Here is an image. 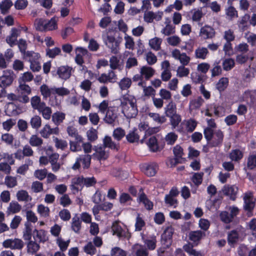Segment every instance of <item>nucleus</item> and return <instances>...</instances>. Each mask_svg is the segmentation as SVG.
<instances>
[{
    "label": "nucleus",
    "instance_id": "nucleus-1",
    "mask_svg": "<svg viewBox=\"0 0 256 256\" xmlns=\"http://www.w3.org/2000/svg\"><path fill=\"white\" fill-rule=\"evenodd\" d=\"M66 131L68 136L74 138V140H70L71 151L80 150L82 148L80 144L82 143V138L78 134V130L74 126H70L67 127Z\"/></svg>",
    "mask_w": 256,
    "mask_h": 256
},
{
    "label": "nucleus",
    "instance_id": "nucleus-2",
    "mask_svg": "<svg viewBox=\"0 0 256 256\" xmlns=\"http://www.w3.org/2000/svg\"><path fill=\"white\" fill-rule=\"evenodd\" d=\"M122 40V38H120V40H116L114 36L109 34L104 39L105 44L110 49V52L114 54H117L118 52L120 44Z\"/></svg>",
    "mask_w": 256,
    "mask_h": 256
},
{
    "label": "nucleus",
    "instance_id": "nucleus-3",
    "mask_svg": "<svg viewBox=\"0 0 256 256\" xmlns=\"http://www.w3.org/2000/svg\"><path fill=\"white\" fill-rule=\"evenodd\" d=\"M142 172L147 176H154L158 170V165L156 162H152L142 164L140 166Z\"/></svg>",
    "mask_w": 256,
    "mask_h": 256
},
{
    "label": "nucleus",
    "instance_id": "nucleus-4",
    "mask_svg": "<svg viewBox=\"0 0 256 256\" xmlns=\"http://www.w3.org/2000/svg\"><path fill=\"white\" fill-rule=\"evenodd\" d=\"M57 28V22L54 18L49 20L40 19L37 24V30L42 31L52 30Z\"/></svg>",
    "mask_w": 256,
    "mask_h": 256
},
{
    "label": "nucleus",
    "instance_id": "nucleus-5",
    "mask_svg": "<svg viewBox=\"0 0 256 256\" xmlns=\"http://www.w3.org/2000/svg\"><path fill=\"white\" fill-rule=\"evenodd\" d=\"M72 70V68L68 66H61L56 70H52V74L53 76H58L59 78L66 80L70 77Z\"/></svg>",
    "mask_w": 256,
    "mask_h": 256
},
{
    "label": "nucleus",
    "instance_id": "nucleus-6",
    "mask_svg": "<svg viewBox=\"0 0 256 256\" xmlns=\"http://www.w3.org/2000/svg\"><path fill=\"white\" fill-rule=\"evenodd\" d=\"M14 80V72L10 70H4L2 76H0V87L4 90L10 86Z\"/></svg>",
    "mask_w": 256,
    "mask_h": 256
},
{
    "label": "nucleus",
    "instance_id": "nucleus-7",
    "mask_svg": "<svg viewBox=\"0 0 256 256\" xmlns=\"http://www.w3.org/2000/svg\"><path fill=\"white\" fill-rule=\"evenodd\" d=\"M244 208L248 213H252L255 206V202L254 201L252 192H246L244 196Z\"/></svg>",
    "mask_w": 256,
    "mask_h": 256
},
{
    "label": "nucleus",
    "instance_id": "nucleus-8",
    "mask_svg": "<svg viewBox=\"0 0 256 256\" xmlns=\"http://www.w3.org/2000/svg\"><path fill=\"white\" fill-rule=\"evenodd\" d=\"M3 246L6 248L20 250L23 248L24 244L23 241L19 238L8 239L4 242Z\"/></svg>",
    "mask_w": 256,
    "mask_h": 256
},
{
    "label": "nucleus",
    "instance_id": "nucleus-9",
    "mask_svg": "<svg viewBox=\"0 0 256 256\" xmlns=\"http://www.w3.org/2000/svg\"><path fill=\"white\" fill-rule=\"evenodd\" d=\"M214 139L211 140L209 144V146L211 148L221 146L224 138L223 132L220 130H218L214 132Z\"/></svg>",
    "mask_w": 256,
    "mask_h": 256
},
{
    "label": "nucleus",
    "instance_id": "nucleus-10",
    "mask_svg": "<svg viewBox=\"0 0 256 256\" xmlns=\"http://www.w3.org/2000/svg\"><path fill=\"white\" fill-rule=\"evenodd\" d=\"M139 192L140 194L137 198L138 202L142 203L147 210H152L154 206L153 203L148 198L146 194L144 192L143 188H141Z\"/></svg>",
    "mask_w": 256,
    "mask_h": 256
},
{
    "label": "nucleus",
    "instance_id": "nucleus-11",
    "mask_svg": "<svg viewBox=\"0 0 256 256\" xmlns=\"http://www.w3.org/2000/svg\"><path fill=\"white\" fill-rule=\"evenodd\" d=\"M173 234L172 228H168L161 236L162 242L164 245L166 246L167 248H169L172 244Z\"/></svg>",
    "mask_w": 256,
    "mask_h": 256
},
{
    "label": "nucleus",
    "instance_id": "nucleus-12",
    "mask_svg": "<svg viewBox=\"0 0 256 256\" xmlns=\"http://www.w3.org/2000/svg\"><path fill=\"white\" fill-rule=\"evenodd\" d=\"M215 34L216 32L214 28L208 25H205L200 28V36L204 40H206L214 38Z\"/></svg>",
    "mask_w": 256,
    "mask_h": 256
},
{
    "label": "nucleus",
    "instance_id": "nucleus-13",
    "mask_svg": "<svg viewBox=\"0 0 256 256\" xmlns=\"http://www.w3.org/2000/svg\"><path fill=\"white\" fill-rule=\"evenodd\" d=\"M116 108L114 106H109L108 109L106 112L104 118L105 122L108 124H112L117 118Z\"/></svg>",
    "mask_w": 256,
    "mask_h": 256
},
{
    "label": "nucleus",
    "instance_id": "nucleus-14",
    "mask_svg": "<svg viewBox=\"0 0 256 256\" xmlns=\"http://www.w3.org/2000/svg\"><path fill=\"white\" fill-rule=\"evenodd\" d=\"M250 16L248 14H244L238 21L237 24L242 32L246 30L250 27Z\"/></svg>",
    "mask_w": 256,
    "mask_h": 256
},
{
    "label": "nucleus",
    "instance_id": "nucleus-15",
    "mask_svg": "<svg viewBox=\"0 0 256 256\" xmlns=\"http://www.w3.org/2000/svg\"><path fill=\"white\" fill-rule=\"evenodd\" d=\"M206 236V232L200 230L191 231L189 232V240L194 244H198Z\"/></svg>",
    "mask_w": 256,
    "mask_h": 256
},
{
    "label": "nucleus",
    "instance_id": "nucleus-16",
    "mask_svg": "<svg viewBox=\"0 0 256 256\" xmlns=\"http://www.w3.org/2000/svg\"><path fill=\"white\" fill-rule=\"evenodd\" d=\"M32 236L34 240L38 243H44L48 240V238L46 236V232L44 230H38L34 229L32 232Z\"/></svg>",
    "mask_w": 256,
    "mask_h": 256
},
{
    "label": "nucleus",
    "instance_id": "nucleus-17",
    "mask_svg": "<svg viewBox=\"0 0 256 256\" xmlns=\"http://www.w3.org/2000/svg\"><path fill=\"white\" fill-rule=\"evenodd\" d=\"M238 188L234 186L226 185L222 188L224 194L230 196V198L234 200L236 198Z\"/></svg>",
    "mask_w": 256,
    "mask_h": 256
},
{
    "label": "nucleus",
    "instance_id": "nucleus-18",
    "mask_svg": "<svg viewBox=\"0 0 256 256\" xmlns=\"http://www.w3.org/2000/svg\"><path fill=\"white\" fill-rule=\"evenodd\" d=\"M143 242L146 246V249L150 250H153L156 246L157 240L155 236H151L147 238H142Z\"/></svg>",
    "mask_w": 256,
    "mask_h": 256
},
{
    "label": "nucleus",
    "instance_id": "nucleus-19",
    "mask_svg": "<svg viewBox=\"0 0 256 256\" xmlns=\"http://www.w3.org/2000/svg\"><path fill=\"white\" fill-rule=\"evenodd\" d=\"M128 104L130 108L128 112H126V116L130 118H134L138 114V109L136 104V100L128 98Z\"/></svg>",
    "mask_w": 256,
    "mask_h": 256
},
{
    "label": "nucleus",
    "instance_id": "nucleus-20",
    "mask_svg": "<svg viewBox=\"0 0 256 256\" xmlns=\"http://www.w3.org/2000/svg\"><path fill=\"white\" fill-rule=\"evenodd\" d=\"M244 157V152L238 148L232 150L229 154L232 161L240 162Z\"/></svg>",
    "mask_w": 256,
    "mask_h": 256
},
{
    "label": "nucleus",
    "instance_id": "nucleus-21",
    "mask_svg": "<svg viewBox=\"0 0 256 256\" xmlns=\"http://www.w3.org/2000/svg\"><path fill=\"white\" fill-rule=\"evenodd\" d=\"M22 55L24 59L30 62V64L38 61L40 57L38 53L34 52L33 51H26V52Z\"/></svg>",
    "mask_w": 256,
    "mask_h": 256
},
{
    "label": "nucleus",
    "instance_id": "nucleus-22",
    "mask_svg": "<svg viewBox=\"0 0 256 256\" xmlns=\"http://www.w3.org/2000/svg\"><path fill=\"white\" fill-rule=\"evenodd\" d=\"M154 72L155 70L153 68L147 66H142L140 71L142 77H144L146 80H149L154 75Z\"/></svg>",
    "mask_w": 256,
    "mask_h": 256
},
{
    "label": "nucleus",
    "instance_id": "nucleus-23",
    "mask_svg": "<svg viewBox=\"0 0 256 256\" xmlns=\"http://www.w3.org/2000/svg\"><path fill=\"white\" fill-rule=\"evenodd\" d=\"M112 230L113 232V234L116 235L118 238H120L126 237L125 231L122 229L118 222H115L112 224Z\"/></svg>",
    "mask_w": 256,
    "mask_h": 256
},
{
    "label": "nucleus",
    "instance_id": "nucleus-24",
    "mask_svg": "<svg viewBox=\"0 0 256 256\" xmlns=\"http://www.w3.org/2000/svg\"><path fill=\"white\" fill-rule=\"evenodd\" d=\"M164 109V114L167 117L177 114L176 104L175 102L172 101L169 102Z\"/></svg>",
    "mask_w": 256,
    "mask_h": 256
},
{
    "label": "nucleus",
    "instance_id": "nucleus-25",
    "mask_svg": "<svg viewBox=\"0 0 256 256\" xmlns=\"http://www.w3.org/2000/svg\"><path fill=\"white\" fill-rule=\"evenodd\" d=\"M84 176H80L72 178V190L78 192L79 189L77 186H80L82 187L80 190H82V188L84 187Z\"/></svg>",
    "mask_w": 256,
    "mask_h": 256
},
{
    "label": "nucleus",
    "instance_id": "nucleus-26",
    "mask_svg": "<svg viewBox=\"0 0 256 256\" xmlns=\"http://www.w3.org/2000/svg\"><path fill=\"white\" fill-rule=\"evenodd\" d=\"M239 238V234L236 230H230L228 234V241L229 244H233L237 242Z\"/></svg>",
    "mask_w": 256,
    "mask_h": 256
},
{
    "label": "nucleus",
    "instance_id": "nucleus-27",
    "mask_svg": "<svg viewBox=\"0 0 256 256\" xmlns=\"http://www.w3.org/2000/svg\"><path fill=\"white\" fill-rule=\"evenodd\" d=\"M32 224L28 222L25 224V228L23 231V238L25 240H30L32 236Z\"/></svg>",
    "mask_w": 256,
    "mask_h": 256
},
{
    "label": "nucleus",
    "instance_id": "nucleus-28",
    "mask_svg": "<svg viewBox=\"0 0 256 256\" xmlns=\"http://www.w3.org/2000/svg\"><path fill=\"white\" fill-rule=\"evenodd\" d=\"M22 206L16 201H12L8 208L7 212L9 214H16L20 211Z\"/></svg>",
    "mask_w": 256,
    "mask_h": 256
},
{
    "label": "nucleus",
    "instance_id": "nucleus-29",
    "mask_svg": "<svg viewBox=\"0 0 256 256\" xmlns=\"http://www.w3.org/2000/svg\"><path fill=\"white\" fill-rule=\"evenodd\" d=\"M147 144L150 151L152 152H156L160 150L158 144V140L154 136H152L148 139Z\"/></svg>",
    "mask_w": 256,
    "mask_h": 256
},
{
    "label": "nucleus",
    "instance_id": "nucleus-30",
    "mask_svg": "<svg viewBox=\"0 0 256 256\" xmlns=\"http://www.w3.org/2000/svg\"><path fill=\"white\" fill-rule=\"evenodd\" d=\"M27 244L28 252L32 254L36 253L40 249V246L38 242L34 240H28Z\"/></svg>",
    "mask_w": 256,
    "mask_h": 256
},
{
    "label": "nucleus",
    "instance_id": "nucleus-31",
    "mask_svg": "<svg viewBox=\"0 0 256 256\" xmlns=\"http://www.w3.org/2000/svg\"><path fill=\"white\" fill-rule=\"evenodd\" d=\"M256 168V154H250L247 158L246 168L249 170H253Z\"/></svg>",
    "mask_w": 256,
    "mask_h": 256
},
{
    "label": "nucleus",
    "instance_id": "nucleus-32",
    "mask_svg": "<svg viewBox=\"0 0 256 256\" xmlns=\"http://www.w3.org/2000/svg\"><path fill=\"white\" fill-rule=\"evenodd\" d=\"M168 118H170V124L172 129L176 128L182 121V117L178 114L170 116Z\"/></svg>",
    "mask_w": 256,
    "mask_h": 256
},
{
    "label": "nucleus",
    "instance_id": "nucleus-33",
    "mask_svg": "<svg viewBox=\"0 0 256 256\" xmlns=\"http://www.w3.org/2000/svg\"><path fill=\"white\" fill-rule=\"evenodd\" d=\"M65 118V114L62 112H57L52 116V120L54 124L58 126Z\"/></svg>",
    "mask_w": 256,
    "mask_h": 256
},
{
    "label": "nucleus",
    "instance_id": "nucleus-34",
    "mask_svg": "<svg viewBox=\"0 0 256 256\" xmlns=\"http://www.w3.org/2000/svg\"><path fill=\"white\" fill-rule=\"evenodd\" d=\"M29 144L33 147H40L43 144V140L36 134H32L29 140Z\"/></svg>",
    "mask_w": 256,
    "mask_h": 256
},
{
    "label": "nucleus",
    "instance_id": "nucleus-35",
    "mask_svg": "<svg viewBox=\"0 0 256 256\" xmlns=\"http://www.w3.org/2000/svg\"><path fill=\"white\" fill-rule=\"evenodd\" d=\"M136 129L130 131L129 133L126 136V139L129 143H134L138 142L140 139L138 134L136 132Z\"/></svg>",
    "mask_w": 256,
    "mask_h": 256
},
{
    "label": "nucleus",
    "instance_id": "nucleus-36",
    "mask_svg": "<svg viewBox=\"0 0 256 256\" xmlns=\"http://www.w3.org/2000/svg\"><path fill=\"white\" fill-rule=\"evenodd\" d=\"M12 6V2L10 0H5L0 4V10L1 13L5 14L8 12V10Z\"/></svg>",
    "mask_w": 256,
    "mask_h": 256
},
{
    "label": "nucleus",
    "instance_id": "nucleus-37",
    "mask_svg": "<svg viewBox=\"0 0 256 256\" xmlns=\"http://www.w3.org/2000/svg\"><path fill=\"white\" fill-rule=\"evenodd\" d=\"M61 54V50L60 48L55 47L53 48L46 49V56L51 58H55L57 56Z\"/></svg>",
    "mask_w": 256,
    "mask_h": 256
},
{
    "label": "nucleus",
    "instance_id": "nucleus-38",
    "mask_svg": "<svg viewBox=\"0 0 256 256\" xmlns=\"http://www.w3.org/2000/svg\"><path fill=\"white\" fill-rule=\"evenodd\" d=\"M208 51L206 48H198L195 50V56L196 58L204 60L206 58Z\"/></svg>",
    "mask_w": 256,
    "mask_h": 256
},
{
    "label": "nucleus",
    "instance_id": "nucleus-39",
    "mask_svg": "<svg viewBox=\"0 0 256 256\" xmlns=\"http://www.w3.org/2000/svg\"><path fill=\"white\" fill-rule=\"evenodd\" d=\"M132 200V198L130 194L126 192H122L119 197V202L122 204L130 205V202Z\"/></svg>",
    "mask_w": 256,
    "mask_h": 256
},
{
    "label": "nucleus",
    "instance_id": "nucleus-40",
    "mask_svg": "<svg viewBox=\"0 0 256 256\" xmlns=\"http://www.w3.org/2000/svg\"><path fill=\"white\" fill-rule=\"evenodd\" d=\"M71 228L76 233H79L81 228V222L78 216H74L72 218Z\"/></svg>",
    "mask_w": 256,
    "mask_h": 256
},
{
    "label": "nucleus",
    "instance_id": "nucleus-41",
    "mask_svg": "<svg viewBox=\"0 0 256 256\" xmlns=\"http://www.w3.org/2000/svg\"><path fill=\"white\" fill-rule=\"evenodd\" d=\"M119 86L122 90L128 89L132 85V80L128 78H124L118 83Z\"/></svg>",
    "mask_w": 256,
    "mask_h": 256
},
{
    "label": "nucleus",
    "instance_id": "nucleus-42",
    "mask_svg": "<svg viewBox=\"0 0 256 256\" xmlns=\"http://www.w3.org/2000/svg\"><path fill=\"white\" fill-rule=\"evenodd\" d=\"M4 184L8 188H14L18 184L16 178L10 176H6L4 178Z\"/></svg>",
    "mask_w": 256,
    "mask_h": 256
},
{
    "label": "nucleus",
    "instance_id": "nucleus-43",
    "mask_svg": "<svg viewBox=\"0 0 256 256\" xmlns=\"http://www.w3.org/2000/svg\"><path fill=\"white\" fill-rule=\"evenodd\" d=\"M80 160L82 164L84 169L88 168L90 164L91 156L89 154H85L80 156Z\"/></svg>",
    "mask_w": 256,
    "mask_h": 256
},
{
    "label": "nucleus",
    "instance_id": "nucleus-44",
    "mask_svg": "<svg viewBox=\"0 0 256 256\" xmlns=\"http://www.w3.org/2000/svg\"><path fill=\"white\" fill-rule=\"evenodd\" d=\"M235 65L234 60L232 58L225 59L222 62L223 68L224 70H231Z\"/></svg>",
    "mask_w": 256,
    "mask_h": 256
},
{
    "label": "nucleus",
    "instance_id": "nucleus-45",
    "mask_svg": "<svg viewBox=\"0 0 256 256\" xmlns=\"http://www.w3.org/2000/svg\"><path fill=\"white\" fill-rule=\"evenodd\" d=\"M204 100L201 96H198L196 98L193 99L190 102V106L193 109L200 108L203 103Z\"/></svg>",
    "mask_w": 256,
    "mask_h": 256
},
{
    "label": "nucleus",
    "instance_id": "nucleus-46",
    "mask_svg": "<svg viewBox=\"0 0 256 256\" xmlns=\"http://www.w3.org/2000/svg\"><path fill=\"white\" fill-rule=\"evenodd\" d=\"M104 144L105 147L108 148L112 150H118V146L112 142L111 138L109 136H106L104 139Z\"/></svg>",
    "mask_w": 256,
    "mask_h": 256
},
{
    "label": "nucleus",
    "instance_id": "nucleus-47",
    "mask_svg": "<svg viewBox=\"0 0 256 256\" xmlns=\"http://www.w3.org/2000/svg\"><path fill=\"white\" fill-rule=\"evenodd\" d=\"M228 84V79L227 78H220L216 84V88L220 91L222 92L227 87Z\"/></svg>",
    "mask_w": 256,
    "mask_h": 256
},
{
    "label": "nucleus",
    "instance_id": "nucleus-48",
    "mask_svg": "<svg viewBox=\"0 0 256 256\" xmlns=\"http://www.w3.org/2000/svg\"><path fill=\"white\" fill-rule=\"evenodd\" d=\"M126 135L125 131L121 128H118L114 130L112 136L118 141H120Z\"/></svg>",
    "mask_w": 256,
    "mask_h": 256
},
{
    "label": "nucleus",
    "instance_id": "nucleus-49",
    "mask_svg": "<svg viewBox=\"0 0 256 256\" xmlns=\"http://www.w3.org/2000/svg\"><path fill=\"white\" fill-rule=\"evenodd\" d=\"M214 134V130L210 127H206L204 130V136L208 144H209L211 140H212Z\"/></svg>",
    "mask_w": 256,
    "mask_h": 256
},
{
    "label": "nucleus",
    "instance_id": "nucleus-50",
    "mask_svg": "<svg viewBox=\"0 0 256 256\" xmlns=\"http://www.w3.org/2000/svg\"><path fill=\"white\" fill-rule=\"evenodd\" d=\"M178 136L174 132L168 133L165 137V140L166 144L168 145L174 144L178 140Z\"/></svg>",
    "mask_w": 256,
    "mask_h": 256
},
{
    "label": "nucleus",
    "instance_id": "nucleus-51",
    "mask_svg": "<svg viewBox=\"0 0 256 256\" xmlns=\"http://www.w3.org/2000/svg\"><path fill=\"white\" fill-rule=\"evenodd\" d=\"M30 124L32 128L38 130L42 124V120L40 117L37 115L34 116L31 118Z\"/></svg>",
    "mask_w": 256,
    "mask_h": 256
},
{
    "label": "nucleus",
    "instance_id": "nucleus-52",
    "mask_svg": "<svg viewBox=\"0 0 256 256\" xmlns=\"http://www.w3.org/2000/svg\"><path fill=\"white\" fill-rule=\"evenodd\" d=\"M161 43L162 40L156 37L151 39L149 42V44L150 47L156 50H160Z\"/></svg>",
    "mask_w": 256,
    "mask_h": 256
},
{
    "label": "nucleus",
    "instance_id": "nucleus-53",
    "mask_svg": "<svg viewBox=\"0 0 256 256\" xmlns=\"http://www.w3.org/2000/svg\"><path fill=\"white\" fill-rule=\"evenodd\" d=\"M234 50L236 52L245 54L248 51L249 46L246 43L242 42L236 46Z\"/></svg>",
    "mask_w": 256,
    "mask_h": 256
},
{
    "label": "nucleus",
    "instance_id": "nucleus-54",
    "mask_svg": "<svg viewBox=\"0 0 256 256\" xmlns=\"http://www.w3.org/2000/svg\"><path fill=\"white\" fill-rule=\"evenodd\" d=\"M226 10V16L230 19L232 20L234 18L238 17V12L236 9L232 5Z\"/></svg>",
    "mask_w": 256,
    "mask_h": 256
},
{
    "label": "nucleus",
    "instance_id": "nucleus-55",
    "mask_svg": "<svg viewBox=\"0 0 256 256\" xmlns=\"http://www.w3.org/2000/svg\"><path fill=\"white\" fill-rule=\"evenodd\" d=\"M220 220L226 224H230L232 222V219L230 218V216L227 211H222L220 214Z\"/></svg>",
    "mask_w": 256,
    "mask_h": 256
},
{
    "label": "nucleus",
    "instance_id": "nucleus-56",
    "mask_svg": "<svg viewBox=\"0 0 256 256\" xmlns=\"http://www.w3.org/2000/svg\"><path fill=\"white\" fill-rule=\"evenodd\" d=\"M148 116L159 124H164L166 120L164 116H160L158 113L150 112Z\"/></svg>",
    "mask_w": 256,
    "mask_h": 256
},
{
    "label": "nucleus",
    "instance_id": "nucleus-57",
    "mask_svg": "<svg viewBox=\"0 0 256 256\" xmlns=\"http://www.w3.org/2000/svg\"><path fill=\"white\" fill-rule=\"evenodd\" d=\"M70 242V240L67 241H64L62 238H58L56 240V244L62 252H65L67 250Z\"/></svg>",
    "mask_w": 256,
    "mask_h": 256
},
{
    "label": "nucleus",
    "instance_id": "nucleus-58",
    "mask_svg": "<svg viewBox=\"0 0 256 256\" xmlns=\"http://www.w3.org/2000/svg\"><path fill=\"white\" fill-rule=\"evenodd\" d=\"M54 141L55 143L56 147L58 148H60L64 150L68 147V142L65 140L58 139V138H54Z\"/></svg>",
    "mask_w": 256,
    "mask_h": 256
},
{
    "label": "nucleus",
    "instance_id": "nucleus-59",
    "mask_svg": "<svg viewBox=\"0 0 256 256\" xmlns=\"http://www.w3.org/2000/svg\"><path fill=\"white\" fill-rule=\"evenodd\" d=\"M40 92L44 98L50 97L52 94L53 88H49L46 84H42L40 88Z\"/></svg>",
    "mask_w": 256,
    "mask_h": 256
},
{
    "label": "nucleus",
    "instance_id": "nucleus-60",
    "mask_svg": "<svg viewBox=\"0 0 256 256\" xmlns=\"http://www.w3.org/2000/svg\"><path fill=\"white\" fill-rule=\"evenodd\" d=\"M203 176V172H196L194 174L192 180L196 186H198L202 183Z\"/></svg>",
    "mask_w": 256,
    "mask_h": 256
},
{
    "label": "nucleus",
    "instance_id": "nucleus-61",
    "mask_svg": "<svg viewBox=\"0 0 256 256\" xmlns=\"http://www.w3.org/2000/svg\"><path fill=\"white\" fill-rule=\"evenodd\" d=\"M174 156L184 161L182 156L184 155L183 148L179 144H176L173 148Z\"/></svg>",
    "mask_w": 256,
    "mask_h": 256
},
{
    "label": "nucleus",
    "instance_id": "nucleus-62",
    "mask_svg": "<svg viewBox=\"0 0 256 256\" xmlns=\"http://www.w3.org/2000/svg\"><path fill=\"white\" fill-rule=\"evenodd\" d=\"M198 124L197 122L194 119L190 118L186 122V128L188 132H192L195 130Z\"/></svg>",
    "mask_w": 256,
    "mask_h": 256
},
{
    "label": "nucleus",
    "instance_id": "nucleus-63",
    "mask_svg": "<svg viewBox=\"0 0 256 256\" xmlns=\"http://www.w3.org/2000/svg\"><path fill=\"white\" fill-rule=\"evenodd\" d=\"M110 254L112 256H126L127 252L120 248L116 246L112 249Z\"/></svg>",
    "mask_w": 256,
    "mask_h": 256
},
{
    "label": "nucleus",
    "instance_id": "nucleus-64",
    "mask_svg": "<svg viewBox=\"0 0 256 256\" xmlns=\"http://www.w3.org/2000/svg\"><path fill=\"white\" fill-rule=\"evenodd\" d=\"M84 252L87 254L93 255L96 252V249L95 246L92 244V242H88L84 247Z\"/></svg>",
    "mask_w": 256,
    "mask_h": 256
}]
</instances>
